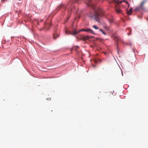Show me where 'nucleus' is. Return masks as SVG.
I'll use <instances>...</instances> for the list:
<instances>
[{"mask_svg":"<svg viewBox=\"0 0 148 148\" xmlns=\"http://www.w3.org/2000/svg\"><path fill=\"white\" fill-rule=\"evenodd\" d=\"M101 16H104L108 20L110 23H112L113 22V19L109 16H108L107 14H104L103 11L101 9L98 8L97 10H95V12L94 14V19L97 21L99 22V21L100 17Z\"/></svg>","mask_w":148,"mask_h":148,"instance_id":"nucleus-1","label":"nucleus"},{"mask_svg":"<svg viewBox=\"0 0 148 148\" xmlns=\"http://www.w3.org/2000/svg\"><path fill=\"white\" fill-rule=\"evenodd\" d=\"M81 31H85L87 32L93 34H95V33L92 30L90 29H80L79 31H77L76 30H74L73 32H71L69 31H66L65 32L67 34H71L73 35H75L78 33L80 32Z\"/></svg>","mask_w":148,"mask_h":148,"instance_id":"nucleus-2","label":"nucleus"},{"mask_svg":"<svg viewBox=\"0 0 148 148\" xmlns=\"http://www.w3.org/2000/svg\"><path fill=\"white\" fill-rule=\"evenodd\" d=\"M92 0H85L84 1L86 3L88 6H90L93 8L95 9V8L94 5L90 3Z\"/></svg>","mask_w":148,"mask_h":148,"instance_id":"nucleus-3","label":"nucleus"},{"mask_svg":"<svg viewBox=\"0 0 148 148\" xmlns=\"http://www.w3.org/2000/svg\"><path fill=\"white\" fill-rule=\"evenodd\" d=\"M126 1H127L125 0H123L121 1L117 0H113V2L114 5H116V4L119 5L123 2H125L126 3Z\"/></svg>","mask_w":148,"mask_h":148,"instance_id":"nucleus-4","label":"nucleus"},{"mask_svg":"<svg viewBox=\"0 0 148 148\" xmlns=\"http://www.w3.org/2000/svg\"><path fill=\"white\" fill-rule=\"evenodd\" d=\"M117 4H116L115 5V10L116 12L118 13H121V10L119 8V6H118L117 5Z\"/></svg>","mask_w":148,"mask_h":148,"instance_id":"nucleus-5","label":"nucleus"},{"mask_svg":"<svg viewBox=\"0 0 148 148\" xmlns=\"http://www.w3.org/2000/svg\"><path fill=\"white\" fill-rule=\"evenodd\" d=\"M61 8H62L64 10H65L66 8L67 7H66L65 5H59L57 8L56 10H59Z\"/></svg>","mask_w":148,"mask_h":148,"instance_id":"nucleus-6","label":"nucleus"},{"mask_svg":"<svg viewBox=\"0 0 148 148\" xmlns=\"http://www.w3.org/2000/svg\"><path fill=\"white\" fill-rule=\"evenodd\" d=\"M51 24L50 23H45L44 28L47 30L50 27Z\"/></svg>","mask_w":148,"mask_h":148,"instance_id":"nucleus-7","label":"nucleus"},{"mask_svg":"<svg viewBox=\"0 0 148 148\" xmlns=\"http://www.w3.org/2000/svg\"><path fill=\"white\" fill-rule=\"evenodd\" d=\"M147 1L148 0H144L141 3L140 6L142 8V10H144L145 9V7L144 6V5Z\"/></svg>","mask_w":148,"mask_h":148,"instance_id":"nucleus-8","label":"nucleus"},{"mask_svg":"<svg viewBox=\"0 0 148 148\" xmlns=\"http://www.w3.org/2000/svg\"><path fill=\"white\" fill-rule=\"evenodd\" d=\"M147 1L148 0H144L141 3L140 6L142 8V10H144L145 9V7L144 6V5Z\"/></svg>","mask_w":148,"mask_h":148,"instance_id":"nucleus-9","label":"nucleus"},{"mask_svg":"<svg viewBox=\"0 0 148 148\" xmlns=\"http://www.w3.org/2000/svg\"><path fill=\"white\" fill-rule=\"evenodd\" d=\"M141 10H142V8L140 6L139 7H136L134 10V11L135 12H137Z\"/></svg>","mask_w":148,"mask_h":148,"instance_id":"nucleus-10","label":"nucleus"},{"mask_svg":"<svg viewBox=\"0 0 148 148\" xmlns=\"http://www.w3.org/2000/svg\"><path fill=\"white\" fill-rule=\"evenodd\" d=\"M89 38V37L88 36H83L82 37V39L83 40H85L88 39Z\"/></svg>","mask_w":148,"mask_h":148,"instance_id":"nucleus-11","label":"nucleus"},{"mask_svg":"<svg viewBox=\"0 0 148 148\" xmlns=\"http://www.w3.org/2000/svg\"><path fill=\"white\" fill-rule=\"evenodd\" d=\"M132 8H130V10L127 12V14L129 15H131L132 13Z\"/></svg>","mask_w":148,"mask_h":148,"instance_id":"nucleus-12","label":"nucleus"},{"mask_svg":"<svg viewBox=\"0 0 148 148\" xmlns=\"http://www.w3.org/2000/svg\"><path fill=\"white\" fill-rule=\"evenodd\" d=\"M74 7V6L73 5H71V7L69 8L68 10L69 11H70V12H72V11H73V7Z\"/></svg>","mask_w":148,"mask_h":148,"instance_id":"nucleus-13","label":"nucleus"},{"mask_svg":"<svg viewBox=\"0 0 148 148\" xmlns=\"http://www.w3.org/2000/svg\"><path fill=\"white\" fill-rule=\"evenodd\" d=\"M92 27H93L95 29H99V28L98 26H97L96 25H93L92 26Z\"/></svg>","mask_w":148,"mask_h":148,"instance_id":"nucleus-14","label":"nucleus"},{"mask_svg":"<svg viewBox=\"0 0 148 148\" xmlns=\"http://www.w3.org/2000/svg\"><path fill=\"white\" fill-rule=\"evenodd\" d=\"M127 30H128L129 31V32H130V33H129V32H128L127 33L128 35L129 36L131 34V32H132L130 28H127Z\"/></svg>","mask_w":148,"mask_h":148,"instance_id":"nucleus-15","label":"nucleus"},{"mask_svg":"<svg viewBox=\"0 0 148 148\" xmlns=\"http://www.w3.org/2000/svg\"><path fill=\"white\" fill-rule=\"evenodd\" d=\"M59 36V35L58 34H56V35H54L53 38L54 39H56V38Z\"/></svg>","mask_w":148,"mask_h":148,"instance_id":"nucleus-16","label":"nucleus"},{"mask_svg":"<svg viewBox=\"0 0 148 148\" xmlns=\"http://www.w3.org/2000/svg\"><path fill=\"white\" fill-rule=\"evenodd\" d=\"M115 39L117 40V41H118V42L121 41L120 39L118 37H116L115 38Z\"/></svg>","mask_w":148,"mask_h":148,"instance_id":"nucleus-17","label":"nucleus"},{"mask_svg":"<svg viewBox=\"0 0 148 148\" xmlns=\"http://www.w3.org/2000/svg\"><path fill=\"white\" fill-rule=\"evenodd\" d=\"M99 31L101 32H102V33L104 35H106V33L104 32H103V30L101 29H99Z\"/></svg>","mask_w":148,"mask_h":148,"instance_id":"nucleus-18","label":"nucleus"},{"mask_svg":"<svg viewBox=\"0 0 148 148\" xmlns=\"http://www.w3.org/2000/svg\"><path fill=\"white\" fill-rule=\"evenodd\" d=\"M105 28L106 29L107 31H108L110 29L109 28V27H107H107H105Z\"/></svg>","mask_w":148,"mask_h":148,"instance_id":"nucleus-19","label":"nucleus"},{"mask_svg":"<svg viewBox=\"0 0 148 148\" xmlns=\"http://www.w3.org/2000/svg\"><path fill=\"white\" fill-rule=\"evenodd\" d=\"M126 3L128 5V7H130V4L128 3V2L127 1H126Z\"/></svg>","mask_w":148,"mask_h":148,"instance_id":"nucleus-20","label":"nucleus"},{"mask_svg":"<svg viewBox=\"0 0 148 148\" xmlns=\"http://www.w3.org/2000/svg\"><path fill=\"white\" fill-rule=\"evenodd\" d=\"M118 43H117V51H118H118H119V49H118Z\"/></svg>","mask_w":148,"mask_h":148,"instance_id":"nucleus-21","label":"nucleus"},{"mask_svg":"<svg viewBox=\"0 0 148 148\" xmlns=\"http://www.w3.org/2000/svg\"><path fill=\"white\" fill-rule=\"evenodd\" d=\"M95 63H97V61L96 60H95Z\"/></svg>","mask_w":148,"mask_h":148,"instance_id":"nucleus-22","label":"nucleus"}]
</instances>
